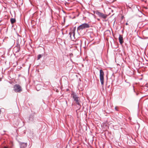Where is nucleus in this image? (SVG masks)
<instances>
[{
  "mask_svg": "<svg viewBox=\"0 0 148 148\" xmlns=\"http://www.w3.org/2000/svg\"><path fill=\"white\" fill-rule=\"evenodd\" d=\"M42 56L41 54H39L38 55L37 57V59L39 60L42 57Z\"/></svg>",
  "mask_w": 148,
  "mask_h": 148,
  "instance_id": "12",
  "label": "nucleus"
},
{
  "mask_svg": "<svg viewBox=\"0 0 148 148\" xmlns=\"http://www.w3.org/2000/svg\"><path fill=\"white\" fill-rule=\"evenodd\" d=\"M14 90L15 92H20L22 91L21 86L18 84H15L14 86Z\"/></svg>",
  "mask_w": 148,
  "mask_h": 148,
  "instance_id": "4",
  "label": "nucleus"
},
{
  "mask_svg": "<svg viewBox=\"0 0 148 148\" xmlns=\"http://www.w3.org/2000/svg\"><path fill=\"white\" fill-rule=\"evenodd\" d=\"M76 44L77 45H81V41L80 40H78L76 41Z\"/></svg>",
  "mask_w": 148,
  "mask_h": 148,
  "instance_id": "10",
  "label": "nucleus"
},
{
  "mask_svg": "<svg viewBox=\"0 0 148 148\" xmlns=\"http://www.w3.org/2000/svg\"><path fill=\"white\" fill-rule=\"evenodd\" d=\"M42 86L40 84H37L36 85V88L37 91L39 90L41 88Z\"/></svg>",
  "mask_w": 148,
  "mask_h": 148,
  "instance_id": "9",
  "label": "nucleus"
},
{
  "mask_svg": "<svg viewBox=\"0 0 148 148\" xmlns=\"http://www.w3.org/2000/svg\"><path fill=\"white\" fill-rule=\"evenodd\" d=\"M71 95L72 96L74 100L76 102V103L78 105H80V104L79 103V98L77 95L73 92L71 93Z\"/></svg>",
  "mask_w": 148,
  "mask_h": 148,
  "instance_id": "2",
  "label": "nucleus"
},
{
  "mask_svg": "<svg viewBox=\"0 0 148 148\" xmlns=\"http://www.w3.org/2000/svg\"><path fill=\"white\" fill-rule=\"evenodd\" d=\"M27 146L26 143H23L20 144V148H26Z\"/></svg>",
  "mask_w": 148,
  "mask_h": 148,
  "instance_id": "7",
  "label": "nucleus"
},
{
  "mask_svg": "<svg viewBox=\"0 0 148 148\" xmlns=\"http://www.w3.org/2000/svg\"><path fill=\"white\" fill-rule=\"evenodd\" d=\"M4 148H7V147H5Z\"/></svg>",
  "mask_w": 148,
  "mask_h": 148,
  "instance_id": "20",
  "label": "nucleus"
},
{
  "mask_svg": "<svg viewBox=\"0 0 148 148\" xmlns=\"http://www.w3.org/2000/svg\"><path fill=\"white\" fill-rule=\"evenodd\" d=\"M95 13L98 16H99V17L104 19L106 18L107 17V15L104 14L98 11H96L95 12Z\"/></svg>",
  "mask_w": 148,
  "mask_h": 148,
  "instance_id": "5",
  "label": "nucleus"
},
{
  "mask_svg": "<svg viewBox=\"0 0 148 148\" xmlns=\"http://www.w3.org/2000/svg\"><path fill=\"white\" fill-rule=\"evenodd\" d=\"M90 27V26L89 24L86 23H83L79 26L77 28L78 30H79L81 29H83L88 28Z\"/></svg>",
  "mask_w": 148,
  "mask_h": 148,
  "instance_id": "3",
  "label": "nucleus"
},
{
  "mask_svg": "<svg viewBox=\"0 0 148 148\" xmlns=\"http://www.w3.org/2000/svg\"><path fill=\"white\" fill-rule=\"evenodd\" d=\"M69 35L70 36V37L71 39L73 38L74 39L75 38L74 36H75V33L74 32H70L69 33Z\"/></svg>",
  "mask_w": 148,
  "mask_h": 148,
  "instance_id": "8",
  "label": "nucleus"
},
{
  "mask_svg": "<svg viewBox=\"0 0 148 148\" xmlns=\"http://www.w3.org/2000/svg\"><path fill=\"white\" fill-rule=\"evenodd\" d=\"M98 20H99V19H98Z\"/></svg>",
  "mask_w": 148,
  "mask_h": 148,
  "instance_id": "22",
  "label": "nucleus"
},
{
  "mask_svg": "<svg viewBox=\"0 0 148 148\" xmlns=\"http://www.w3.org/2000/svg\"><path fill=\"white\" fill-rule=\"evenodd\" d=\"M20 48H18V50L16 51V52H19V51H20Z\"/></svg>",
  "mask_w": 148,
  "mask_h": 148,
  "instance_id": "13",
  "label": "nucleus"
},
{
  "mask_svg": "<svg viewBox=\"0 0 148 148\" xmlns=\"http://www.w3.org/2000/svg\"><path fill=\"white\" fill-rule=\"evenodd\" d=\"M1 110H0V114H1Z\"/></svg>",
  "mask_w": 148,
  "mask_h": 148,
  "instance_id": "18",
  "label": "nucleus"
},
{
  "mask_svg": "<svg viewBox=\"0 0 148 148\" xmlns=\"http://www.w3.org/2000/svg\"><path fill=\"white\" fill-rule=\"evenodd\" d=\"M104 73L103 71L101 69L100 70L99 78L102 85H104Z\"/></svg>",
  "mask_w": 148,
  "mask_h": 148,
  "instance_id": "1",
  "label": "nucleus"
},
{
  "mask_svg": "<svg viewBox=\"0 0 148 148\" xmlns=\"http://www.w3.org/2000/svg\"><path fill=\"white\" fill-rule=\"evenodd\" d=\"M115 110H117H117H117V108H116V107H115Z\"/></svg>",
  "mask_w": 148,
  "mask_h": 148,
  "instance_id": "14",
  "label": "nucleus"
},
{
  "mask_svg": "<svg viewBox=\"0 0 148 148\" xmlns=\"http://www.w3.org/2000/svg\"><path fill=\"white\" fill-rule=\"evenodd\" d=\"M125 25H128V23H126V24H125Z\"/></svg>",
  "mask_w": 148,
  "mask_h": 148,
  "instance_id": "17",
  "label": "nucleus"
},
{
  "mask_svg": "<svg viewBox=\"0 0 148 148\" xmlns=\"http://www.w3.org/2000/svg\"><path fill=\"white\" fill-rule=\"evenodd\" d=\"M19 39H18V43H19Z\"/></svg>",
  "mask_w": 148,
  "mask_h": 148,
  "instance_id": "16",
  "label": "nucleus"
},
{
  "mask_svg": "<svg viewBox=\"0 0 148 148\" xmlns=\"http://www.w3.org/2000/svg\"><path fill=\"white\" fill-rule=\"evenodd\" d=\"M1 80H2V78H0V81H1Z\"/></svg>",
  "mask_w": 148,
  "mask_h": 148,
  "instance_id": "15",
  "label": "nucleus"
},
{
  "mask_svg": "<svg viewBox=\"0 0 148 148\" xmlns=\"http://www.w3.org/2000/svg\"><path fill=\"white\" fill-rule=\"evenodd\" d=\"M65 18H64V22H65Z\"/></svg>",
  "mask_w": 148,
  "mask_h": 148,
  "instance_id": "19",
  "label": "nucleus"
},
{
  "mask_svg": "<svg viewBox=\"0 0 148 148\" xmlns=\"http://www.w3.org/2000/svg\"><path fill=\"white\" fill-rule=\"evenodd\" d=\"M119 39L120 43L121 44H122L123 42V39L122 35H119Z\"/></svg>",
  "mask_w": 148,
  "mask_h": 148,
  "instance_id": "6",
  "label": "nucleus"
},
{
  "mask_svg": "<svg viewBox=\"0 0 148 148\" xmlns=\"http://www.w3.org/2000/svg\"><path fill=\"white\" fill-rule=\"evenodd\" d=\"M108 31V32H110V31H108H108Z\"/></svg>",
  "mask_w": 148,
  "mask_h": 148,
  "instance_id": "21",
  "label": "nucleus"
},
{
  "mask_svg": "<svg viewBox=\"0 0 148 148\" xmlns=\"http://www.w3.org/2000/svg\"><path fill=\"white\" fill-rule=\"evenodd\" d=\"M15 19L14 18H11L10 19V21L12 24H13L15 22Z\"/></svg>",
  "mask_w": 148,
  "mask_h": 148,
  "instance_id": "11",
  "label": "nucleus"
}]
</instances>
